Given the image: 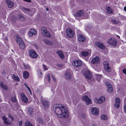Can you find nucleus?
Returning a JSON list of instances; mask_svg holds the SVG:
<instances>
[{
	"label": "nucleus",
	"mask_w": 126,
	"mask_h": 126,
	"mask_svg": "<svg viewBox=\"0 0 126 126\" xmlns=\"http://www.w3.org/2000/svg\"><path fill=\"white\" fill-rule=\"evenodd\" d=\"M55 112L57 115H60L64 118H67L69 113L67 108L61 104H57L55 107Z\"/></svg>",
	"instance_id": "nucleus-1"
},
{
	"label": "nucleus",
	"mask_w": 126,
	"mask_h": 126,
	"mask_svg": "<svg viewBox=\"0 0 126 126\" xmlns=\"http://www.w3.org/2000/svg\"><path fill=\"white\" fill-rule=\"evenodd\" d=\"M16 40L17 43L19 45V47L22 49H24L25 46L23 41L21 38L19 36H17L16 37Z\"/></svg>",
	"instance_id": "nucleus-2"
},
{
	"label": "nucleus",
	"mask_w": 126,
	"mask_h": 126,
	"mask_svg": "<svg viewBox=\"0 0 126 126\" xmlns=\"http://www.w3.org/2000/svg\"><path fill=\"white\" fill-rule=\"evenodd\" d=\"M108 44L111 46H116L117 41L115 39L113 38H111L107 41Z\"/></svg>",
	"instance_id": "nucleus-3"
},
{
	"label": "nucleus",
	"mask_w": 126,
	"mask_h": 126,
	"mask_svg": "<svg viewBox=\"0 0 126 126\" xmlns=\"http://www.w3.org/2000/svg\"><path fill=\"white\" fill-rule=\"evenodd\" d=\"M29 55L30 57L33 59H35L38 56V55L36 52L33 49L30 50Z\"/></svg>",
	"instance_id": "nucleus-4"
},
{
	"label": "nucleus",
	"mask_w": 126,
	"mask_h": 126,
	"mask_svg": "<svg viewBox=\"0 0 126 126\" xmlns=\"http://www.w3.org/2000/svg\"><path fill=\"white\" fill-rule=\"evenodd\" d=\"M67 36L69 38H70L73 37L74 34V32L70 28H67L66 31Z\"/></svg>",
	"instance_id": "nucleus-5"
},
{
	"label": "nucleus",
	"mask_w": 126,
	"mask_h": 126,
	"mask_svg": "<svg viewBox=\"0 0 126 126\" xmlns=\"http://www.w3.org/2000/svg\"><path fill=\"white\" fill-rule=\"evenodd\" d=\"M73 65L76 67H80L82 65V62L80 60H75L72 62Z\"/></svg>",
	"instance_id": "nucleus-6"
},
{
	"label": "nucleus",
	"mask_w": 126,
	"mask_h": 126,
	"mask_svg": "<svg viewBox=\"0 0 126 126\" xmlns=\"http://www.w3.org/2000/svg\"><path fill=\"white\" fill-rule=\"evenodd\" d=\"M105 84L107 86V91L110 93L112 92L113 88L111 84L108 82H106Z\"/></svg>",
	"instance_id": "nucleus-7"
},
{
	"label": "nucleus",
	"mask_w": 126,
	"mask_h": 126,
	"mask_svg": "<svg viewBox=\"0 0 126 126\" xmlns=\"http://www.w3.org/2000/svg\"><path fill=\"white\" fill-rule=\"evenodd\" d=\"M84 15V12L83 10H79L77 11L75 14L76 17H81L83 16Z\"/></svg>",
	"instance_id": "nucleus-8"
},
{
	"label": "nucleus",
	"mask_w": 126,
	"mask_h": 126,
	"mask_svg": "<svg viewBox=\"0 0 126 126\" xmlns=\"http://www.w3.org/2000/svg\"><path fill=\"white\" fill-rule=\"evenodd\" d=\"M84 76L86 79H90L91 78L92 74L90 71L87 70L84 74Z\"/></svg>",
	"instance_id": "nucleus-9"
},
{
	"label": "nucleus",
	"mask_w": 126,
	"mask_h": 126,
	"mask_svg": "<svg viewBox=\"0 0 126 126\" xmlns=\"http://www.w3.org/2000/svg\"><path fill=\"white\" fill-rule=\"evenodd\" d=\"M105 100V98L103 96L100 97L99 98L97 99V98H95L94 99L95 102L97 101V102H104Z\"/></svg>",
	"instance_id": "nucleus-10"
},
{
	"label": "nucleus",
	"mask_w": 126,
	"mask_h": 126,
	"mask_svg": "<svg viewBox=\"0 0 126 126\" xmlns=\"http://www.w3.org/2000/svg\"><path fill=\"white\" fill-rule=\"evenodd\" d=\"M2 118L4 121V123L6 125L10 124V123L9 119L5 116H3Z\"/></svg>",
	"instance_id": "nucleus-11"
},
{
	"label": "nucleus",
	"mask_w": 126,
	"mask_h": 126,
	"mask_svg": "<svg viewBox=\"0 0 126 126\" xmlns=\"http://www.w3.org/2000/svg\"><path fill=\"white\" fill-rule=\"evenodd\" d=\"M20 96L23 102H28V99L24 93H21L20 94Z\"/></svg>",
	"instance_id": "nucleus-12"
},
{
	"label": "nucleus",
	"mask_w": 126,
	"mask_h": 126,
	"mask_svg": "<svg viewBox=\"0 0 126 126\" xmlns=\"http://www.w3.org/2000/svg\"><path fill=\"white\" fill-rule=\"evenodd\" d=\"M78 38L79 41L81 42H84L86 40L84 36L81 34H79L78 36Z\"/></svg>",
	"instance_id": "nucleus-13"
},
{
	"label": "nucleus",
	"mask_w": 126,
	"mask_h": 126,
	"mask_svg": "<svg viewBox=\"0 0 126 126\" xmlns=\"http://www.w3.org/2000/svg\"><path fill=\"white\" fill-rule=\"evenodd\" d=\"M99 58L98 57L96 56L93 58L91 61L92 63L93 64H95L99 62Z\"/></svg>",
	"instance_id": "nucleus-14"
},
{
	"label": "nucleus",
	"mask_w": 126,
	"mask_h": 126,
	"mask_svg": "<svg viewBox=\"0 0 126 126\" xmlns=\"http://www.w3.org/2000/svg\"><path fill=\"white\" fill-rule=\"evenodd\" d=\"M91 113L93 115H97L98 114L97 109L95 107H93L91 109Z\"/></svg>",
	"instance_id": "nucleus-15"
},
{
	"label": "nucleus",
	"mask_w": 126,
	"mask_h": 126,
	"mask_svg": "<svg viewBox=\"0 0 126 126\" xmlns=\"http://www.w3.org/2000/svg\"><path fill=\"white\" fill-rule=\"evenodd\" d=\"M82 99L86 102H91V99L86 95H84L82 96Z\"/></svg>",
	"instance_id": "nucleus-16"
},
{
	"label": "nucleus",
	"mask_w": 126,
	"mask_h": 126,
	"mask_svg": "<svg viewBox=\"0 0 126 126\" xmlns=\"http://www.w3.org/2000/svg\"><path fill=\"white\" fill-rule=\"evenodd\" d=\"M6 2L8 4V7L10 8H12L13 6L14 3L11 0H5Z\"/></svg>",
	"instance_id": "nucleus-17"
},
{
	"label": "nucleus",
	"mask_w": 126,
	"mask_h": 126,
	"mask_svg": "<svg viewBox=\"0 0 126 126\" xmlns=\"http://www.w3.org/2000/svg\"><path fill=\"white\" fill-rule=\"evenodd\" d=\"M95 44L100 49H104L105 48L104 45L100 42H97L95 43Z\"/></svg>",
	"instance_id": "nucleus-18"
},
{
	"label": "nucleus",
	"mask_w": 126,
	"mask_h": 126,
	"mask_svg": "<svg viewBox=\"0 0 126 126\" xmlns=\"http://www.w3.org/2000/svg\"><path fill=\"white\" fill-rule=\"evenodd\" d=\"M37 33V32L36 30L33 29L30 30L29 32V35L31 37L33 36V35H35Z\"/></svg>",
	"instance_id": "nucleus-19"
},
{
	"label": "nucleus",
	"mask_w": 126,
	"mask_h": 126,
	"mask_svg": "<svg viewBox=\"0 0 126 126\" xmlns=\"http://www.w3.org/2000/svg\"><path fill=\"white\" fill-rule=\"evenodd\" d=\"M42 41L47 45H53V43L52 42L49 41L46 39H43Z\"/></svg>",
	"instance_id": "nucleus-20"
},
{
	"label": "nucleus",
	"mask_w": 126,
	"mask_h": 126,
	"mask_svg": "<svg viewBox=\"0 0 126 126\" xmlns=\"http://www.w3.org/2000/svg\"><path fill=\"white\" fill-rule=\"evenodd\" d=\"M28 112L31 115L34 114L33 112L34 111V110L32 107H29L28 109Z\"/></svg>",
	"instance_id": "nucleus-21"
},
{
	"label": "nucleus",
	"mask_w": 126,
	"mask_h": 126,
	"mask_svg": "<svg viewBox=\"0 0 126 126\" xmlns=\"http://www.w3.org/2000/svg\"><path fill=\"white\" fill-rule=\"evenodd\" d=\"M23 76L24 78L25 79L28 78L29 76V73L27 71H25L23 73Z\"/></svg>",
	"instance_id": "nucleus-22"
},
{
	"label": "nucleus",
	"mask_w": 126,
	"mask_h": 126,
	"mask_svg": "<svg viewBox=\"0 0 126 126\" xmlns=\"http://www.w3.org/2000/svg\"><path fill=\"white\" fill-rule=\"evenodd\" d=\"M65 76L66 78L68 80H70L71 77V75L70 73L67 72L65 74Z\"/></svg>",
	"instance_id": "nucleus-23"
},
{
	"label": "nucleus",
	"mask_w": 126,
	"mask_h": 126,
	"mask_svg": "<svg viewBox=\"0 0 126 126\" xmlns=\"http://www.w3.org/2000/svg\"><path fill=\"white\" fill-rule=\"evenodd\" d=\"M0 86L4 90H7L8 89V86L7 85L4 84L2 83H0Z\"/></svg>",
	"instance_id": "nucleus-24"
},
{
	"label": "nucleus",
	"mask_w": 126,
	"mask_h": 126,
	"mask_svg": "<svg viewBox=\"0 0 126 126\" xmlns=\"http://www.w3.org/2000/svg\"><path fill=\"white\" fill-rule=\"evenodd\" d=\"M89 54V52L86 51H83L81 53V55L84 57H86L88 56Z\"/></svg>",
	"instance_id": "nucleus-25"
},
{
	"label": "nucleus",
	"mask_w": 126,
	"mask_h": 126,
	"mask_svg": "<svg viewBox=\"0 0 126 126\" xmlns=\"http://www.w3.org/2000/svg\"><path fill=\"white\" fill-rule=\"evenodd\" d=\"M57 53L59 55L60 58L62 59L64 58V55L61 51H57Z\"/></svg>",
	"instance_id": "nucleus-26"
},
{
	"label": "nucleus",
	"mask_w": 126,
	"mask_h": 126,
	"mask_svg": "<svg viewBox=\"0 0 126 126\" xmlns=\"http://www.w3.org/2000/svg\"><path fill=\"white\" fill-rule=\"evenodd\" d=\"M12 78L14 80L18 81H19L20 80V79L18 77V76H16L15 74H13L12 75Z\"/></svg>",
	"instance_id": "nucleus-27"
},
{
	"label": "nucleus",
	"mask_w": 126,
	"mask_h": 126,
	"mask_svg": "<svg viewBox=\"0 0 126 126\" xmlns=\"http://www.w3.org/2000/svg\"><path fill=\"white\" fill-rule=\"evenodd\" d=\"M37 121L41 125H43L44 122L42 119L40 118H38L37 119Z\"/></svg>",
	"instance_id": "nucleus-28"
},
{
	"label": "nucleus",
	"mask_w": 126,
	"mask_h": 126,
	"mask_svg": "<svg viewBox=\"0 0 126 126\" xmlns=\"http://www.w3.org/2000/svg\"><path fill=\"white\" fill-rule=\"evenodd\" d=\"M23 65L24 67V68L26 70H29L31 69V67L28 64H25L23 63Z\"/></svg>",
	"instance_id": "nucleus-29"
},
{
	"label": "nucleus",
	"mask_w": 126,
	"mask_h": 126,
	"mask_svg": "<svg viewBox=\"0 0 126 126\" xmlns=\"http://www.w3.org/2000/svg\"><path fill=\"white\" fill-rule=\"evenodd\" d=\"M42 35L47 37H51L50 34L47 31L44 33H43Z\"/></svg>",
	"instance_id": "nucleus-30"
},
{
	"label": "nucleus",
	"mask_w": 126,
	"mask_h": 126,
	"mask_svg": "<svg viewBox=\"0 0 126 126\" xmlns=\"http://www.w3.org/2000/svg\"><path fill=\"white\" fill-rule=\"evenodd\" d=\"M101 118L103 120H106L108 119V117L107 115L102 114L101 116Z\"/></svg>",
	"instance_id": "nucleus-31"
},
{
	"label": "nucleus",
	"mask_w": 126,
	"mask_h": 126,
	"mask_svg": "<svg viewBox=\"0 0 126 126\" xmlns=\"http://www.w3.org/2000/svg\"><path fill=\"white\" fill-rule=\"evenodd\" d=\"M22 10L25 13H29V12H31L29 8H23Z\"/></svg>",
	"instance_id": "nucleus-32"
},
{
	"label": "nucleus",
	"mask_w": 126,
	"mask_h": 126,
	"mask_svg": "<svg viewBox=\"0 0 126 126\" xmlns=\"http://www.w3.org/2000/svg\"><path fill=\"white\" fill-rule=\"evenodd\" d=\"M25 124V126H33L29 121H27Z\"/></svg>",
	"instance_id": "nucleus-33"
},
{
	"label": "nucleus",
	"mask_w": 126,
	"mask_h": 126,
	"mask_svg": "<svg viewBox=\"0 0 126 126\" xmlns=\"http://www.w3.org/2000/svg\"><path fill=\"white\" fill-rule=\"evenodd\" d=\"M104 68L105 70L107 72H110L111 71V67L109 65Z\"/></svg>",
	"instance_id": "nucleus-34"
},
{
	"label": "nucleus",
	"mask_w": 126,
	"mask_h": 126,
	"mask_svg": "<svg viewBox=\"0 0 126 126\" xmlns=\"http://www.w3.org/2000/svg\"><path fill=\"white\" fill-rule=\"evenodd\" d=\"M42 104L44 108H47L49 107V104L48 103H42Z\"/></svg>",
	"instance_id": "nucleus-35"
},
{
	"label": "nucleus",
	"mask_w": 126,
	"mask_h": 126,
	"mask_svg": "<svg viewBox=\"0 0 126 126\" xmlns=\"http://www.w3.org/2000/svg\"><path fill=\"white\" fill-rule=\"evenodd\" d=\"M106 9L108 13L110 14L112 13V10L111 9L110 7H108Z\"/></svg>",
	"instance_id": "nucleus-36"
},
{
	"label": "nucleus",
	"mask_w": 126,
	"mask_h": 126,
	"mask_svg": "<svg viewBox=\"0 0 126 126\" xmlns=\"http://www.w3.org/2000/svg\"><path fill=\"white\" fill-rule=\"evenodd\" d=\"M11 99L12 101L13 102H16L17 101V100L15 96H14L13 97H12Z\"/></svg>",
	"instance_id": "nucleus-37"
},
{
	"label": "nucleus",
	"mask_w": 126,
	"mask_h": 126,
	"mask_svg": "<svg viewBox=\"0 0 126 126\" xmlns=\"http://www.w3.org/2000/svg\"><path fill=\"white\" fill-rule=\"evenodd\" d=\"M111 21L113 23L115 24H117L119 22V21H116L114 19H112L111 20Z\"/></svg>",
	"instance_id": "nucleus-38"
},
{
	"label": "nucleus",
	"mask_w": 126,
	"mask_h": 126,
	"mask_svg": "<svg viewBox=\"0 0 126 126\" xmlns=\"http://www.w3.org/2000/svg\"><path fill=\"white\" fill-rule=\"evenodd\" d=\"M41 31L42 34L47 31L46 28L45 27H44L42 28Z\"/></svg>",
	"instance_id": "nucleus-39"
},
{
	"label": "nucleus",
	"mask_w": 126,
	"mask_h": 126,
	"mask_svg": "<svg viewBox=\"0 0 126 126\" xmlns=\"http://www.w3.org/2000/svg\"><path fill=\"white\" fill-rule=\"evenodd\" d=\"M120 106V103H115L114 105L115 107L117 109H118L119 108Z\"/></svg>",
	"instance_id": "nucleus-40"
},
{
	"label": "nucleus",
	"mask_w": 126,
	"mask_h": 126,
	"mask_svg": "<svg viewBox=\"0 0 126 126\" xmlns=\"http://www.w3.org/2000/svg\"><path fill=\"white\" fill-rule=\"evenodd\" d=\"M38 74L39 78H41L42 77V73L40 70H39L38 71Z\"/></svg>",
	"instance_id": "nucleus-41"
},
{
	"label": "nucleus",
	"mask_w": 126,
	"mask_h": 126,
	"mask_svg": "<svg viewBox=\"0 0 126 126\" xmlns=\"http://www.w3.org/2000/svg\"><path fill=\"white\" fill-rule=\"evenodd\" d=\"M17 17L18 18L21 20H23L25 19V18L21 15H18Z\"/></svg>",
	"instance_id": "nucleus-42"
},
{
	"label": "nucleus",
	"mask_w": 126,
	"mask_h": 126,
	"mask_svg": "<svg viewBox=\"0 0 126 126\" xmlns=\"http://www.w3.org/2000/svg\"><path fill=\"white\" fill-rule=\"evenodd\" d=\"M103 64L104 66V68L109 66V64L108 62L106 61H105L104 62Z\"/></svg>",
	"instance_id": "nucleus-43"
},
{
	"label": "nucleus",
	"mask_w": 126,
	"mask_h": 126,
	"mask_svg": "<svg viewBox=\"0 0 126 126\" xmlns=\"http://www.w3.org/2000/svg\"><path fill=\"white\" fill-rule=\"evenodd\" d=\"M101 76L99 75H97L96 76V77L98 81L100 80V79L101 78Z\"/></svg>",
	"instance_id": "nucleus-44"
},
{
	"label": "nucleus",
	"mask_w": 126,
	"mask_h": 126,
	"mask_svg": "<svg viewBox=\"0 0 126 126\" xmlns=\"http://www.w3.org/2000/svg\"><path fill=\"white\" fill-rule=\"evenodd\" d=\"M115 102H120V99L118 97H116L115 99Z\"/></svg>",
	"instance_id": "nucleus-45"
},
{
	"label": "nucleus",
	"mask_w": 126,
	"mask_h": 126,
	"mask_svg": "<svg viewBox=\"0 0 126 126\" xmlns=\"http://www.w3.org/2000/svg\"><path fill=\"white\" fill-rule=\"evenodd\" d=\"M47 79L48 81L49 82H50V76L49 74H48L47 75Z\"/></svg>",
	"instance_id": "nucleus-46"
},
{
	"label": "nucleus",
	"mask_w": 126,
	"mask_h": 126,
	"mask_svg": "<svg viewBox=\"0 0 126 126\" xmlns=\"http://www.w3.org/2000/svg\"><path fill=\"white\" fill-rule=\"evenodd\" d=\"M43 68L44 71L47 70V68L44 64H43Z\"/></svg>",
	"instance_id": "nucleus-47"
},
{
	"label": "nucleus",
	"mask_w": 126,
	"mask_h": 126,
	"mask_svg": "<svg viewBox=\"0 0 126 126\" xmlns=\"http://www.w3.org/2000/svg\"><path fill=\"white\" fill-rule=\"evenodd\" d=\"M123 72L126 75V69H125L122 70Z\"/></svg>",
	"instance_id": "nucleus-48"
},
{
	"label": "nucleus",
	"mask_w": 126,
	"mask_h": 126,
	"mask_svg": "<svg viewBox=\"0 0 126 126\" xmlns=\"http://www.w3.org/2000/svg\"><path fill=\"white\" fill-rule=\"evenodd\" d=\"M124 111L126 113V105L124 106Z\"/></svg>",
	"instance_id": "nucleus-49"
},
{
	"label": "nucleus",
	"mask_w": 126,
	"mask_h": 126,
	"mask_svg": "<svg viewBox=\"0 0 126 126\" xmlns=\"http://www.w3.org/2000/svg\"><path fill=\"white\" fill-rule=\"evenodd\" d=\"M22 121H21L19 122V125L20 126H21L22 124Z\"/></svg>",
	"instance_id": "nucleus-50"
},
{
	"label": "nucleus",
	"mask_w": 126,
	"mask_h": 126,
	"mask_svg": "<svg viewBox=\"0 0 126 126\" xmlns=\"http://www.w3.org/2000/svg\"><path fill=\"white\" fill-rule=\"evenodd\" d=\"M51 76L52 78H53V80L55 81H56V79L54 77H53V76L52 75H51Z\"/></svg>",
	"instance_id": "nucleus-51"
},
{
	"label": "nucleus",
	"mask_w": 126,
	"mask_h": 126,
	"mask_svg": "<svg viewBox=\"0 0 126 126\" xmlns=\"http://www.w3.org/2000/svg\"><path fill=\"white\" fill-rule=\"evenodd\" d=\"M2 73L4 75L5 74V72L4 70H3L2 71Z\"/></svg>",
	"instance_id": "nucleus-52"
},
{
	"label": "nucleus",
	"mask_w": 126,
	"mask_h": 126,
	"mask_svg": "<svg viewBox=\"0 0 126 126\" xmlns=\"http://www.w3.org/2000/svg\"><path fill=\"white\" fill-rule=\"evenodd\" d=\"M11 119H12V120L13 121V120H14V117H12V116H11V117L10 118Z\"/></svg>",
	"instance_id": "nucleus-53"
},
{
	"label": "nucleus",
	"mask_w": 126,
	"mask_h": 126,
	"mask_svg": "<svg viewBox=\"0 0 126 126\" xmlns=\"http://www.w3.org/2000/svg\"><path fill=\"white\" fill-rule=\"evenodd\" d=\"M11 119H12V120L13 121V120H14V117H12V116H11V117L10 118Z\"/></svg>",
	"instance_id": "nucleus-54"
},
{
	"label": "nucleus",
	"mask_w": 126,
	"mask_h": 126,
	"mask_svg": "<svg viewBox=\"0 0 126 126\" xmlns=\"http://www.w3.org/2000/svg\"><path fill=\"white\" fill-rule=\"evenodd\" d=\"M12 116L10 114H8V117L9 118H10Z\"/></svg>",
	"instance_id": "nucleus-55"
},
{
	"label": "nucleus",
	"mask_w": 126,
	"mask_h": 126,
	"mask_svg": "<svg viewBox=\"0 0 126 126\" xmlns=\"http://www.w3.org/2000/svg\"><path fill=\"white\" fill-rule=\"evenodd\" d=\"M24 85L26 86V87L27 88V87H28L27 85V84L26 83H24Z\"/></svg>",
	"instance_id": "nucleus-56"
},
{
	"label": "nucleus",
	"mask_w": 126,
	"mask_h": 126,
	"mask_svg": "<svg viewBox=\"0 0 126 126\" xmlns=\"http://www.w3.org/2000/svg\"><path fill=\"white\" fill-rule=\"evenodd\" d=\"M124 10L126 12V6H125L124 8Z\"/></svg>",
	"instance_id": "nucleus-57"
},
{
	"label": "nucleus",
	"mask_w": 126,
	"mask_h": 126,
	"mask_svg": "<svg viewBox=\"0 0 126 126\" xmlns=\"http://www.w3.org/2000/svg\"><path fill=\"white\" fill-rule=\"evenodd\" d=\"M27 88L28 90H29V91H30V89L29 87H27Z\"/></svg>",
	"instance_id": "nucleus-58"
},
{
	"label": "nucleus",
	"mask_w": 126,
	"mask_h": 126,
	"mask_svg": "<svg viewBox=\"0 0 126 126\" xmlns=\"http://www.w3.org/2000/svg\"><path fill=\"white\" fill-rule=\"evenodd\" d=\"M44 101V100H43L42 101V102H43V103H44V102H47L46 101Z\"/></svg>",
	"instance_id": "nucleus-59"
},
{
	"label": "nucleus",
	"mask_w": 126,
	"mask_h": 126,
	"mask_svg": "<svg viewBox=\"0 0 126 126\" xmlns=\"http://www.w3.org/2000/svg\"><path fill=\"white\" fill-rule=\"evenodd\" d=\"M124 101L126 102V98H125L124 100Z\"/></svg>",
	"instance_id": "nucleus-60"
},
{
	"label": "nucleus",
	"mask_w": 126,
	"mask_h": 126,
	"mask_svg": "<svg viewBox=\"0 0 126 126\" xmlns=\"http://www.w3.org/2000/svg\"><path fill=\"white\" fill-rule=\"evenodd\" d=\"M29 91V92H30V94H32V92H31V90H30V91Z\"/></svg>",
	"instance_id": "nucleus-61"
},
{
	"label": "nucleus",
	"mask_w": 126,
	"mask_h": 126,
	"mask_svg": "<svg viewBox=\"0 0 126 126\" xmlns=\"http://www.w3.org/2000/svg\"><path fill=\"white\" fill-rule=\"evenodd\" d=\"M46 9L47 10V11H48L49 10L47 8H46Z\"/></svg>",
	"instance_id": "nucleus-62"
},
{
	"label": "nucleus",
	"mask_w": 126,
	"mask_h": 126,
	"mask_svg": "<svg viewBox=\"0 0 126 126\" xmlns=\"http://www.w3.org/2000/svg\"><path fill=\"white\" fill-rule=\"evenodd\" d=\"M117 36L119 38H120V37L118 35H117Z\"/></svg>",
	"instance_id": "nucleus-63"
},
{
	"label": "nucleus",
	"mask_w": 126,
	"mask_h": 126,
	"mask_svg": "<svg viewBox=\"0 0 126 126\" xmlns=\"http://www.w3.org/2000/svg\"><path fill=\"white\" fill-rule=\"evenodd\" d=\"M90 103H87V105H88Z\"/></svg>",
	"instance_id": "nucleus-64"
}]
</instances>
